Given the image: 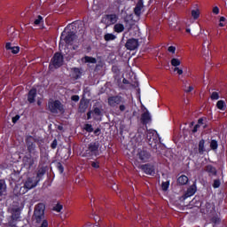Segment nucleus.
<instances>
[{
	"label": "nucleus",
	"mask_w": 227,
	"mask_h": 227,
	"mask_svg": "<svg viewBox=\"0 0 227 227\" xmlns=\"http://www.w3.org/2000/svg\"><path fill=\"white\" fill-rule=\"evenodd\" d=\"M53 210H55V212H61V210H63V205L61 204H57L54 207Z\"/></svg>",
	"instance_id": "obj_38"
},
{
	"label": "nucleus",
	"mask_w": 227,
	"mask_h": 227,
	"mask_svg": "<svg viewBox=\"0 0 227 227\" xmlns=\"http://www.w3.org/2000/svg\"><path fill=\"white\" fill-rule=\"evenodd\" d=\"M102 116V111L98 107H94L93 111H90L87 114V119L91 120V118H94V120H100Z\"/></svg>",
	"instance_id": "obj_9"
},
{
	"label": "nucleus",
	"mask_w": 227,
	"mask_h": 227,
	"mask_svg": "<svg viewBox=\"0 0 227 227\" xmlns=\"http://www.w3.org/2000/svg\"><path fill=\"white\" fill-rule=\"evenodd\" d=\"M226 18H224V16L220 17L219 20V27H224V26H226Z\"/></svg>",
	"instance_id": "obj_30"
},
{
	"label": "nucleus",
	"mask_w": 227,
	"mask_h": 227,
	"mask_svg": "<svg viewBox=\"0 0 227 227\" xmlns=\"http://www.w3.org/2000/svg\"><path fill=\"white\" fill-rule=\"evenodd\" d=\"M179 70H180L179 67H176L174 68V72H178Z\"/></svg>",
	"instance_id": "obj_56"
},
{
	"label": "nucleus",
	"mask_w": 227,
	"mask_h": 227,
	"mask_svg": "<svg viewBox=\"0 0 227 227\" xmlns=\"http://www.w3.org/2000/svg\"><path fill=\"white\" fill-rule=\"evenodd\" d=\"M114 31H115V33H123V31H125V26L121 23H117L114 27Z\"/></svg>",
	"instance_id": "obj_20"
},
{
	"label": "nucleus",
	"mask_w": 227,
	"mask_h": 227,
	"mask_svg": "<svg viewBox=\"0 0 227 227\" xmlns=\"http://www.w3.org/2000/svg\"><path fill=\"white\" fill-rule=\"evenodd\" d=\"M168 51V52H172V54H175L176 48L175 46H169Z\"/></svg>",
	"instance_id": "obj_42"
},
{
	"label": "nucleus",
	"mask_w": 227,
	"mask_h": 227,
	"mask_svg": "<svg viewBox=\"0 0 227 227\" xmlns=\"http://www.w3.org/2000/svg\"><path fill=\"white\" fill-rule=\"evenodd\" d=\"M198 125H203V119H199Z\"/></svg>",
	"instance_id": "obj_54"
},
{
	"label": "nucleus",
	"mask_w": 227,
	"mask_h": 227,
	"mask_svg": "<svg viewBox=\"0 0 227 227\" xmlns=\"http://www.w3.org/2000/svg\"><path fill=\"white\" fill-rule=\"evenodd\" d=\"M181 64H182V62L178 59H171L172 67H180Z\"/></svg>",
	"instance_id": "obj_29"
},
{
	"label": "nucleus",
	"mask_w": 227,
	"mask_h": 227,
	"mask_svg": "<svg viewBox=\"0 0 227 227\" xmlns=\"http://www.w3.org/2000/svg\"><path fill=\"white\" fill-rule=\"evenodd\" d=\"M147 143L153 148V150H158L160 144L159 143V134L153 129H148L146 131Z\"/></svg>",
	"instance_id": "obj_3"
},
{
	"label": "nucleus",
	"mask_w": 227,
	"mask_h": 227,
	"mask_svg": "<svg viewBox=\"0 0 227 227\" xmlns=\"http://www.w3.org/2000/svg\"><path fill=\"white\" fill-rule=\"evenodd\" d=\"M91 166L92 168H94L95 169H98L100 168V163H98V161H92L91 162Z\"/></svg>",
	"instance_id": "obj_41"
},
{
	"label": "nucleus",
	"mask_w": 227,
	"mask_h": 227,
	"mask_svg": "<svg viewBox=\"0 0 227 227\" xmlns=\"http://www.w3.org/2000/svg\"><path fill=\"white\" fill-rule=\"evenodd\" d=\"M98 148H99V144L98 142H91L89 145V149L85 153V157H97L98 155Z\"/></svg>",
	"instance_id": "obj_6"
},
{
	"label": "nucleus",
	"mask_w": 227,
	"mask_h": 227,
	"mask_svg": "<svg viewBox=\"0 0 227 227\" xmlns=\"http://www.w3.org/2000/svg\"><path fill=\"white\" fill-rule=\"evenodd\" d=\"M144 6L145 5L143 4V0H139L134 9L135 15L139 17V15H141V11L143 10Z\"/></svg>",
	"instance_id": "obj_15"
},
{
	"label": "nucleus",
	"mask_w": 227,
	"mask_h": 227,
	"mask_svg": "<svg viewBox=\"0 0 227 227\" xmlns=\"http://www.w3.org/2000/svg\"><path fill=\"white\" fill-rule=\"evenodd\" d=\"M59 130H61V129H63L61 126H59Z\"/></svg>",
	"instance_id": "obj_59"
},
{
	"label": "nucleus",
	"mask_w": 227,
	"mask_h": 227,
	"mask_svg": "<svg viewBox=\"0 0 227 227\" xmlns=\"http://www.w3.org/2000/svg\"><path fill=\"white\" fill-rule=\"evenodd\" d=\"M20 119V116L16 115L15 117L12 118V123H17V121H19Z\"/></svg>",
	"instance_id": "obj_48"
},
{
	"label": "nucleus",
	"mask_w": 227,
	"mask_h": 227,
	"mask_svg": "<svg viewBox=\"0 0 227 227\" xmlns=\"http://www.w3.org/2000/svg\"><path fill=\"white\" fill-rule=\"evenodd\" d=\"M213 13H214L215 15H219V7L215 6V7L213 8Z\"/></svg>",
	"instance_id": "obj_45"
},
{
	"label": "nucleus",
	"mask_w": 227,
	"mask_h": 227,
	"mask_svg": "<svg viewBox=\"0 0 227 227\" xmlns=\"http://www.w3.org/2000/svg\"><path fill=\"white\" fill-rule=\"evenodd\" d=\"M74 27H75L74 24H69L62 32L59 43L60 49L65 45V43L72 44L77 42V35H75V32L73 30Z\"/></svg>",
	"instance_id": "obj_1"
},
{
	"label": "nucleus",
	"mask_w": 227,
	"mask_h": 227,
	"mask_svg": "<svg viewBox=\"0 0 227 227\" xmlns=\"http://www.w3.org/2000/svg\"><path fill=\"white\" fill-rule=\"evenodd\" d=\"M211 100H219V93L217 92H213L211 94Z\"/></svg>",
	"instance_id": "obj_39"
},
{
	"label": "nucleus",
	"mask_w": 227,
	"mask_h": 227,
	"mask_svg": "<svg viewBox=\"0 0 227 227\" xmlns=\"http://www.w3.org/2000/svg\"><path fill=\"white\" fill-rule=\"evenodd\" d=\"M205 54H206V56H208V51L207 53H205Z\"/></svg>",
	"instance_id": "obj_60"
},
{
	"label": "nucleus",
	"mask_w": 227,
	"mask_h": 227,
	"mask_svg": "<svg viewBox=\"0 0 227 227\" xmlns=\"http://www.w3.org/2000/svg\"><path fill=\"white\" fill-rule=\"evenodd\" d=\"M13 46H12V43H6L5 49L6 51H12Z\"/></svg>",
	"instance_id": "obj_43"
},
{
	"label": "nucleus",
	"mask_w": 227,
	"mask_h": 227,
	"mask_svg": "<svg viewBox=\"0 0 227 227\" xmlns=\"http://www.w3.org/2000/svg\"><path fill=\"white\" fill-rule=\"evenodd\" d=\"M36 159H38V153H35V157L26 156L23 159V162H24L25 166L31 168V166H33V164H35V161L36 160Z\"/></svg>",
	"instance_id": "obj_13"
},
{
	"label": "nucleus",
	"mask_w": 227,
	"mask_h": 227,
	"mask_svg": "<svg viewBox=\"0 0 227 227\" xmlns=\"http://www.w3.org/2000/svg\"><path fill=\"white\" fill-rule=\"evenodd\" d=\"M48 108L50 109L51 113H63V105L59 100L54 101L52 99H50V101L48 102Z\"/></svg>",
	"instance_id": "obj_5"
},
{
	"label": "nucleus",
	"mask_w": 227,
	"mask_h": 227,
	"mask_svg": "<svg viewBox=\"0 0 227 227\" xmlns=\"http://www.w3.org/2000/svg\"><path fill=\"white\" fill-rule=\"evenodd\" d=\"M70 75L73 79H79L81 77V69L77 67L72 68Z\"/></svg>",
	"instance_id": "obj_18"
},
{
	"label": "nucleus",
	"mask_w": 227,
	"mask_h": 227,
	"mask_svg": "<svg viewBox=\"0 0 227 227\" xmlns=\"http://www.w3.org/2000/svg\"><path fill=\"white\" fill-rule=\"evenodd\" d=\"M82 61L83 63H91V64L95 65V63H97V59H95L93 57L85 56L83 59H82Z\"/></svg>",
	"instance_id": "obj_21"
},
{
	"label": "nucleus",
	"mask_w": 227,
	"mask_h": 227,
	"mask_svg": "<svg viewBox=\"0 0 227 227\" xmlns=\"http://www.w3.org/2000/svg\"><path fill=\"white\" fill-rule=\"evenodd\" d=\"M52 67V65H50V68Z\"/></svg>",
	"instance_id": "obj_61"
},
{
	"label": "nucleus",
	"mask_w": 227,
	"mask_h": 227,
	"mask_svg": "<svg viewBox=\"0 0 227 227\" xmlns=\"http://www.w3.org/2000/svg\"><path fill=\"white\" fill-rule=\"evenodd\" d=\"M103 24L106 26H113L118 22V16L116 14H108L102 18Z\"/></svg>",
	"instance_id": "obj_8"
},
{
	"label": "nucleus",
	"mask_w": 227,
	"mask_h": 227,
	"mask_svg": "<svg viewBox=\"0 0 227 227\" xmlns=\"http://www.w3.org/2000/svg\"><path fill=\"white\" fill-rule=\"evenodd\" d=\"M200 9L192 10V17L194 20H198L200 19Z\"/></svg>",
	"instance_id": "obj_27"
},
{
	"label": "nucleus",
	"mask_w": 227,
	"mask_h": 227,
	"mask_svg": "<svg viewBox=\"0 0 227 227\" xmlns=\"http://www.w3.org/2000/svg\"><path fill=\"white\" fill-rule=\"evenodd\" d=\"M20 51V48L19 46H13L12 49L11 50V52L12 54H19Z\"/></svg>",
	"instance_id": "obj_35"
},
{
	"label": "nucleus",
	"mask_w": 227,
	"mask_h": 227,
	"mask_svg": "<svg viewBox=\"0 0 227 227\" xmlns=\"http://www.w3.org/2000/svg\"><path fill=\"white\" fill-rule=\"evenodd\" d=\"M6 192V183L4 181H0V196L4 195Z\"/></svg>",
	"instance_id": "obj_25"
},
{
	"label": "nucleus",
	"mask_w": 227,
	"mask_h": 227,
	"mask_svg": "<svg viewBox=\"0 0 227 227\" xmlns=\"http://www.w3.org/2000/svg\"><path fill=\"white\" fill-rule=\"evenodd\" d=\"M137 157L141 162H148L152 155L146 150H138Z\"/></svg>",
	"instance_id": "obj_10"
},
{
	"label": "nucleus",
	"mask_w": 227,
	"mask_h": 227,
	"mask_svg": "<svg viewBox=\"0 0 227 227\" xmlns=\"http://www.w3.org/2000/svg\"><path fill=\"white\" fill-rule=\"evenodd\" d=\"M51 63L55 68H59L63 65V55L56 53L52 58Z\"/></svg>",
	"instance_id": "obj_12"
},
{
	"label": "nucleus",
	"mask_w": 227,
	"mask_h": 227,
	"mask_svg": "<svg viewBox=\"0 0 227 227\" xmlns=\"http://www.w3.org/2000/svg\"><path fill=\"white\" fill-rule=\"evenodd\" d=\"M84 129L87 132H93V126L91 124H86Z\"/></svg>",
	"instance_id": "obj_40"
},
{
	"label": "nucleus",
	"mask_w": 227,
	"mask_h": 227,
	"mask_svg": "<svg viewBox=\"0 0 227 227\" xmlns=\"http://www.w3.org/2000/svg\"><path fill=\"white\" fill-rule=\"evenodd\" d=\"M142 169L145 175H150V176L155 175V168L153 165H143Z\"/></svg>",
	"instance_id": "obj_14"
},
{
	"label": "nucleus",
	"mask_w": 227,
	"mask_h": 227,
	"mask_svg": "<svg viewBox=\"0 0 227 227\" xmlns=\"http://www.w3.org/2000/svg\"><path fill=\"white\" fill-rule=\"evenodd\" d=\"M162 191H167L169 189V182H163L161 184Z\"/></svg>",
	"instance_id": "obj_37"
},
{
	"label": "nucleus",
	"mask_w": 227,
	"mask_h": 227,
	"mask_svg": "<svg viewBox=\"0 0 227 227\" xmlns=\"http://www.w3.org/2000/svg\"><path fill=\"white\" fill-rule=\"evenodd\" d=\"M194 194H196V186L192 185L187 190V192L184 196V200H187V198H191V196H194Z\"/></svg>",
	"instance_id": "obj_17"
},
{
	"label": "nucleus",
	"mask_w": 227,
	"mask_h": 227,
	"mask_svg": "<svg viewBox=\"0 0 227 227\" xmlns=\"http://www.w3.org/2000/svg\"><path fill=\"white\" fill-rule=\"evenodd\" d=\"M27 149H28V152L32 153L33 150H35V145L32 144L31 145H28Z\"/></svg>",
	"instance_id": "obj_50"
},
{
	"label": "nucleus",
	"mask_w": 227,
	"mask_h": 227,
	"mask_svg": "<svg viewBox=\"0 0 227 227\" xmlns=\"http://www.w3.org/2000/svg\"><path fill=\"white\" fill-rule=\"evenodd\" d=\"M104 39L106 40V42H111L113 40H116V35H114V34H106L105 35Z\"/></svg>",
	"instance_id": "obj_28"
},
{
	"label": "nucleus",
	"mask_w": 227,
	"mask_h": 227,
	"mask_svg": "<svg viewBox=\"0 0 227 227\" xmlns=\"http://www.w3.org/2000/svg\"><path fill=\"white\" fill-rule=\"evenodd\" d=\"M58 169H59V173H63V171H65L63 165H61L60 163H59Z\"/></svg>",
	"instance_id": "obj_47"
},
{
	"label": "nucleus",
	"mask_w": 227,
	"mask_h": 227,
	"mask_svg": "<svg viewBox=\"0 0 227 227\" xmlns=\"http://www.w3.org/2000/svg\"><path fill=\"white\" fill-rule=\"evenodd\" d=\"M34 221L42 223L45 221V204L39 203L35 205L34 211Z\"/></svg>",
	"instance_id": "obj_4"
},
{
	"label": "nucleus",
	"mask_w": 227,
	"mask_h": 227,
	"mask_svg": "<svg viewBox=\"0 0 227 227\" xmlns=\"http://www.w3.org/2000/svg\"><path fill=\"white\" fill-rule=\"evenodd\" d=\"M35 98H36V90L35 89L30 90V91L28 92V97H27V100H28L29 104H33L35 102Z\"/></svg>",
	"instance_id": "obj_19"
},
{
	"label": "nucleus",
	"mask_w": 227,
	"mask_h": 227,
	"mask_svg": "<svg viewBox=\"0 0 227 227\" xmlns=\"http://www.w3.org/2000/svg\"><path fill=\"white\" fill-rule=\"evenodd\" d=\"M80 109L82 111H86V109H88V104H86V101H81Z\"/></svg>",
	"instance_id": "obj_33"
},
{
	"label": "nucleus",
	"mask_w": 227,
	"mask_h": 227,
	"mask_svg": "<svg viewBox=\"0 0 227 227\" xmlns=\"http://www.w3.org/2000/svg\"><path fill=\"white\" fill-rule=\"evenodd\" d=\"M121 105H120L119 109L120 111L123 112L125 111V109H127V106H125V103H121Z\"/></svg>",
	"instance_id": "obj_44"
},
{
	"label": "nucleus",
	"mask_w": 227,
	"mask_h": 227,
	"mask_svg": "<svg viewBox=\"0 0 227 227\" xmlns=\"http://www.w3.org/2000/svg\"><path fill=\"white\" fill-rule=\"evenodd\" d=\"M199 127H200V124H197V125L194 126V128H193V129H192L193 134L196 133V132H198V128H199Z\"/></svg>",
	"instance_id": "obj_52"
},
{
	"label": "nucleus",
	"mask_w": 227,
	"mask_h": 227,
	"mask_svg": "<svg viewBox=\"0 0 227 227\" xmlns=\"http://www.w3.org/2000/svg\"><path fill=\"white\" fill-rule=\"evenodd\" d=\"M120 104H125V99L121 96H112L108 98V106L111 107H116V106H120Z\"/></svg>",
	"instance_id": "obj_7"
},
{
	"label": "nucleus",
	"mask_w": 227,
	"mask_h": 227,
	"mask_svg": "<svg viewBox=\"0 0 227 227\" xmlns=\"http://www.w3.org/2000/svg\"><path fill=\"white\" fill-rule=\"evenodd\" d=\"M221 186V181L219 179H215L213 184L214 189H218Z\"/></svg>",
	"instance_id": "obj_36"
},
{
	"label": "nucleus",
	"mask_w": 227,
	"mask_h": 227,
	"mask_svg": "<svg viewBox=\"0 0 227 227\" xmlns=\"http://www.w3.org/2000/svg\"><path fill=\"white\" fill-rule=\"evenodd\" d=\"M20 217V211H19V209H17L16 212L12 214V219L13 221H17V219H19Z\"/></svg>",
	"instance_id": "obj_31"
},
{
	"label": "nucleus",
	"mask_w": 227,
	"mask_h": 227,
	"mask_svg": "<svg viewBox=\"0 0 227 227\" xmlns=\"http://www.w3.org/2000/svg\"><path fill=\"white\" fill-rule=\"evenodd\" d=\"M192 90H194V87L192 86H189L188 90H185L186 93H191V91H192Z\"/></svg>",
	"instance_id": "obj_51"
},
{
	"label": "nucleus",
	"mask_w": 227,
	"mask_h": 227,
	"mask_svg": "<svg viewBox=\"0 0 227 227\" xmlns=\"http://www.w3.org/2000/svg\"><path fill=\"white\" fill-rule=\"evenodd\" d=\"M126 49L128 51H136L137 47H139V41L137 39H129L125 44Z\"/></svg>",
	"instance_id": "obj_11"
},
{
	"label": "nucleus",
	"mask_w": 227,
	"mask_h": 227,
	"mask_svg": "<svg viewBox=\"0 0 227 227\" xmlns=\"http://www.w3.org/2000/svg\"><path fill=\"white\" fill-rule=\"evenodd\" d=\"M199 153H205V140H200L199 143Z\"/></svg>",
	"instance_id": "obj_26"
},
{
	"label": "nucleus",
	"mask_w": 227,
	"mask_h": 227,
	"mask_svg": "<svg viewBox=\"0 0 227 227\" xmlns=\"http://www.w3.org/2000/svg\"><path fill=\"white\" fill-rule=\"evenodd\" d=\"M177 74H178V75H182V74H184V70L179 69V70L177 71Z\"/></svg>",
	"instance_id": "obj_55"
},
{
	"label": "nucleus",
	"mask_w": 227,
	"mask_h": 227,
	"mask_svg": "<svg viewBox=\"0 0 227 227\" xmlns=\"http://www.w3.org/2000/svg\"><path fill=\"white\" fill-rule=\"evenodd\" d=\"M183 3H185V0H176L177 4H182Z\"/></svg>",
	"instance_id": "obj_53"
},
{
	"label": "nucleus",
	"mask_w": 227,
	"mask_h": 227,
	"mask_svg": "<svg viewBox=\"0 0 227 227\" xmlns=\"http://www.w3.org/2000/svg\"><path fill=\"white\" fill-rule=\"evenodd\" d=\"M38 106H42V101H37Z\"/></svg>",
	"instance_id": "obj_58"
},
{
	"label": "nucleus",
	"mask_w": 227,
	"mask_h": 227,
	"mask_svg": "<svg viewBox=\"0 0 227 227\" xmlns=\"http://www.w3.org/2000/svg\"><path fill=\"white\" fill-rule=\"evenodd\" d=\"M206 171L207 173H209V175L212 176L214 175H217V170L215 169V168H214L213 166L211 165H207V168H206Z\"/></svg>",
	"instance_id": "obj_22"
},
{
	"label": "nucleus",
	"mask_w": 227,
	"mask_h": 227,
	"mask_svg": "<svg viewBox=\"0 0 227 227\" xmlns=\"http://www.w3.org/2000/svg\"><path fill=\"white\" fill-rule=\"evenodd\" d=\"M219 145L217 144L216 140H212L210 143V148L211 150H216L218 148Z\"/></svg>",
	"instance_id": "obj_32"
},
{
	"label": "nucleus",
	"mask_w": 227,
	"mask_h": 227,
	"mask_svg": "<svg viewBox=\"0 0 227 227\" xmlns=\"http://www.w3.org/2000/svg\"><path fill=\"white\" fill-rule=\"evenodd\" d=\"M216 107L221 111H224L226 109V103L223 100H219L216 103Z\"/></svg>",
	"instance_id": "obj_24"
},
{
	"label": "nucleus",
	"mask_w": 227,
	"mask_h": 227,
	"mask_svg": "<svg viewBox=\"0 0 227 227\" xmlns=\"http://www.w3.org/2000/svg\"><path fill=\"white\" fill-rule=\"evenodd\" d=\"M71 100H73L74 102H79V96L77 95L72 96Z\"/></svg>",
	"instance_id": "obj_46"
},
{
	"label": "nucleus",
	"mask_w": 227,
	"mask_h": 227,
	"mask_svg": "<svg viewBox=\"0 0 227 227\" xmlns=\"http://www.w3.org/2000/svg\"><path fill=\"white\" fill-rule=\"evenodd\" d=\"M177 182L180 185H185V184L189 182V177H187L186 176H181L178 177Z\"/></svg>",
	"instance_id": "obj_23"
},
{
	"label": "nucleus",
	"mask_w": 227,
	"mask_h": 227,
	"mask_svg": "<svg viewBox=\"0 0 227 227\" xmlns=\"http://www.w3.org/2000/svg\"><path fill=\"white\" fill-rule=\"evenodd\" d=\"M45 172L43 170H39L36 176H33L32 177H28L24 184V187L27 191L31 189H35L38 185V182H40V177L43 176Z\"/></svg>",
	"instance_id": "obj_2"
},
{
	"label": "nucleus",
	"mask_w": 227,
	"mask_h": 227,
	"mask_svg": "<svg viewBox=\"0 0 227 227\" xmlns=\"http://www.w3.org/2000/svg\"><path fill=\"white\" fill-rule=\"evenodd\" d=\"M186 33H191V28H186Z\"/></svg>",
	"instance_id": "obj_57"
},
{
	"label": "nucleus",
	"mask_w": 227,
	"mask_h": 227,
	"mask_svg": "<svg viewBox=\"0 0 227 227\" xmlns=\"http://www.w3.org/2000/svg\"><path fill=\"white\" fill-rule=\"evenodd\" d=\"M56 146H58V140L57 139H55V140H53V142H52V144H51V148H56Z\"/></svg>",
	"instance_id": "obj_49"
},
{
	"label": "nucleus",
	"mask_w": 227,
	"mask_h": 227,
	"mask_svg": "<svg viewBox=\"0 0 227 227\" xmlns=\"http://www.w3.org/2000/svg\"><path fill=\"white\" fill-rule=\"evenodd\" d=\"M43 18L39 15V16L37 17V19L35 20L34 24H35V26H38V25H40V23L43 22Z\"/></svg>",
	"instance_id": "obj_34"
},
{
	"label": "nucleus",
	"mask_w": 227,
	"mask_h": 227,
	"mask_svg": "<svg viewBox=\"0 0 227 227\" xmlns=\"http://www.w3.org/2000/svg\"><path fill=\"white\" fill-rule=\"evenodd\" d=\"M141 120L142 123H144L145 125L152 121V115H150V112H148V110H146V112L142 114Z\"/></svg>",
	"instance_id": "obj_16"
}]
</instances>
